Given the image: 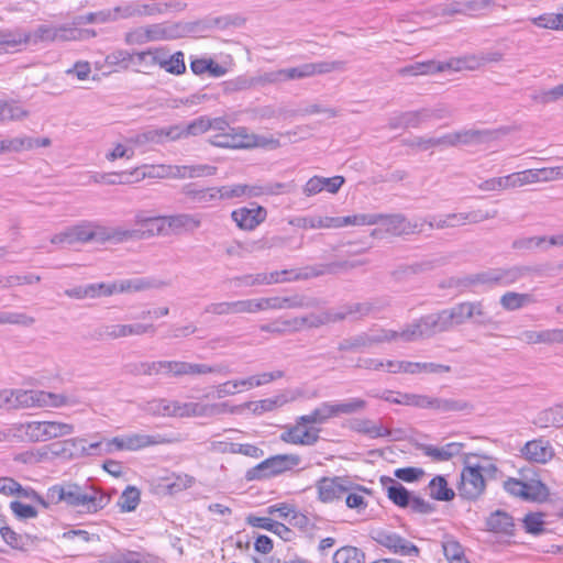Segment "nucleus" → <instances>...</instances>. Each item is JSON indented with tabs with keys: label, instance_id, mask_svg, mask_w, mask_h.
Listing matches in <instances>:
<instances>
[{
	"label": "nucleus",
	"instance_id": "nucleus-51",
	"mask_svg": "<svg viewBox=\"0 0 563 563\" xmlns=\"http://www.w3.org/2000/svg\"><path fill=\"white\" fill-rule=\"evenodd\" d=\"M27 41L24 43L38 44L41 42H55L56 27L48 24L38 25L32 33H23Z\"/></svg>",
	"mask_w": 563,
	"mask_h": 563
},
{
	"label": "nucleus",
	"instance_id": "nucleus-61",
	"mask_svg": "<svg viewBox=\"0 0 563 563\" xmlns=\"http://www.w3.org/2000/svg\"><path fill=\"white\" fill-rule=\"evenodd\" d=\"M310 329L320 328L329 323L340 322L343 316L335 314V310H325L320 313H309Z\"/></svg>",
	"mask_w": 563,
	"mask_h": 563
},
{
	"label": "nucleus",
	"instance_id": "nucleus-41",
	"mask_svg": "<svg viewBox=\"0 0 563 563\" xmlns=\"http://www.w3.org/2000/svg\"><path fill=\"white\" fill-rule=\"evenodd\" d=\"M12 409L38 407V390L12 389Z\"/></svg>",
	"mask_w": 563,
	"mask_h": 563
},
{
	"label": "nucleus",
	"instance_id": "nucleus-46",
	"mask_svg": "<svg viewBox=\"0 0 563 563\" xmlns=\"http://www.w3.org/2000/svg\"><path fill=\"white\" fill-rule=\"evenodd\" d=\"M147 42L175 38L178 34V26H166L165 24H151L144 27Z\"/></svg>",
	"mask_w": 563,
	"mask_h": 563
},
{
	"label": "nucleus",
	"instance_id": "nucleus-21",
	"mask_svg": "<svg viewBox=\"0 0 563 563\" xmlns=\"http://www.w3.org/2000/svg\"><path fill=\"white\" fill-rule=\"evenodd\" d=\"M247 523L255 528L265 529L280 537L285 542H289L294 539V531L286 525L275 521L267 517L249 516L246 519Z\"/></svg>",
	"mask_w": 563,
	"mask_h": 563
},
{
	"label": "nucleus",
	"instance_id": "nucleus-12",
	"mask_svg": "<svg viewBox=\"0 0 563 563\" xmlns=\"http://www.w3.org/2000/svg\"><path fill=\"white\" fill-rule=\"evenodd\" d=\"M178 135L179 134L177 130L174 129V125H169L145 130L129 137V142L136 146H143L146 144H164L166 142L177 141Z\"/></svg>",
	"mask_w": 563,
	"mask_h": 563
},
{
	"label": "nucleus",
	"instance_id": "nucleus-22",
	"mask_svg": "<svg viewBox=\"0 0 563 563\" xmlns=\"http://www.w3.org/2000/svg\"><path fill=\"white\" fill-rule=\"evenodd\" d=\"M521 452L527 460L537 463H547L553 456V449L549 441L542 439L527 442Z\"/></svg>",
	"mask_w": 563,
	"mask_h": 563
},
{
	"label": "nucleus",
	"instance_id": "nucleus-31",
	"mask_svg": "<svg viewBox=\"0 0 563 563\" xmlns=\"http://www.w3.org/2000/svg\"><path fill=\"white\" fill-rule=\"evenodd\" d=\"M463 59H450L448 62L427 60L418 62L420 75H433L437 73H443L446 70H462L464 65Z\"/></svg>",
	"mask_w": 563,
	"mask_h": 563
},
{
	"label": "nucleus",
	"instance_id": "nucleus-14",
	"mask_svg": "<svg viewBox=\"0 0 563 563\" xmlns=\"http://www.w3.org/2000/svg\"><path fill=\"white\" fill-rule=\"evenodd\" d=\"M379 223L393 235H408L422 232V224L412 223L401 213L383 214Z\"/></svg>",
	"mask_w": 563,
	"mask_h": 563
},
{
	"label": "nucleus",
	"instance_id": "nucleus-5",
	"mask_svg": "<svg viewBox=\"0 0 563 563\" xmlns=\"http://www.w3.org/2000/svg\"><path fill=\"white\" fill-rule=\"evenodd\" d=\"M318 497L322 503H332L341 499L352 489L368 493L369 490L361 485H354L347 477H322L317 482Z\"/></svg>",
	"mask_w": 563,
	"mask_h": 563
},
{
	"label": "nucleus",
	"instance_id": "nucleus-42",
	"mask_svg": "<svg viewBox=\"0 0 563 563\" xmlns=\"http://www.w3.org/2000/svg\"><path fill=\"white\" fill-rule=\"evenodd\" d=\"M126 450L136 451L143 448L166 443L167 440L159 434H131L126 437Z\"/></svg>",
	"mask_w": 563,
	"mask_h": 563
},
{
	"label": "nucleus",
	"instance_id": "nucleus-16",
	"mask_svg": "<svg viewBox=\"0 0 563 563\" xmlns=\"http://www.w3.org/2000/svg\"><path fill=\"white\" fill-rule=\"evenodd\" d=\"M228 405L223 404H212V405H201L198 402H179L177 401L176 417H201V416H212L219 415L227 410Z\"/></svg>",
	"mask_w": 563,
	"mask_h": 563
},
{
	"label": "nucleus",
	"instance_id": "nucleus-43",
	"mask_svg": "<svg viewBox=\"0 0 563 563\" xmlns=\"http://www.w3.org/2000/svg\"><path fill=\"white\" fill-rule=\"evenodd\" d=\"M331 410V402L324 401L309 415L298 417V424H322L333 418Z\"/></svg>",
	"mask_w": 563,
	"mask_h": 563
},
{
	"label": "nucleus",
	"instance_id": "nucleus-17",
	"mask_svg": "<svg viewBox=\"0 0 563 563\" xmlns=\"http://www.w3.org/2000/svg\"><path fill=\"white\" fill-rule=\"evenodd\" d=\"M168 366L175 368L174 377L205 375L210 373L229 374L231 372L227 365L210 366L207 364H195L181 361H175V364H169Z\"/></svg>",
	"mask_w": 563,
	"mask_h": 563
},
{
	"label": "nucleus",
	"instance_id": "nucleus-54",
	"mask_svg": "<svg viewBox=\"0 0 563 563\" xmlns=\"http://www.w3.org/2000/svg\"><path fill=\"white\" fill-rule=\"evenodd\" d=\"M154 287H158V285L146 278L125 279L117 283V292L141 291Z\"/></svg>",
	"mask_w": 563,
	"mask_h": 563
},
{
	"label": "nucleus",
	"instance_id": "nucleus-44",
	"mask_svg": "<svg viewBox=\"0 0 563 563\" xmlns=\"http://www.w3.org/2000/svg\"><path fill=\"white\" fill-rule=\"evenodd\" d=\"M274 474L276 476L291 471L301 463V457L298 454H276L269 457Z\"/></svg>",
	"mask_w": 563,
	"mask_h": 563
},
{
	"label": "nucleus",
	"instance_id": "nucleus-9",
	"mask_svg": "<svg viewBox=\"0 0 563 563\" xmlns=\"http://www.w3.org/2000/svg\"><path fill=\"white\" fill-rule=\"evenodd\" d=\"M263 310H283V309H300L316 308L319 300L300 294H294L287 297H268L262 298Z\"/></svg>",
	"mask_w": 563,
	"mask_h": 563
},
{
	"label": "nucleus",
	"instance_id": "nucleus-53",
	"mask_svg": "<svg viewBox=\"0 0 563 563\" xmlns=\"http://www.w3.org/2000/svg\"><path fill=\"white\" fill-rule=\"evenodd\" d=\"M275 476L276 474H274V467L272 466L269 457L265 459L254 467L249 468L245 473V479L249 482L266 479Z\"/></svg>",
	"mask_w": 563,
	"mask_h": 563
},
{
	"label": "nucleus",
	"instance_id": "nucleus-6",
	"mask_svg": "<svg viewBox=\"0 0 563 563\" xmlns=\"http://www.w3.org/2000/svg\"><path fill=\"white\" fill-rule=\"evenodd\" d=\"M486 487L481 465H465L461 473V482L457 487L459 496L466 500H476Z\"/></svg>",
	"mask_w": 563,
	"mask_h": 563
},
{
	"label": "nucleus",
	"instance_id": "nucleus-2",
	"mask_svg": "<svg viewBox=\"0 0 563 563\" xmlns=\"http://www.w3.org/2000/svg\"><path fill=\"white\" fill-rule=\"evenodd\" d=\"M450 321L445 309L435 313H429L416 319L407 324L405 329L398 332L399 339L404 342H415L418 340L430 339L438 333L451 331Z\"/></svg>",
	"mask_w": 563,
	"mask_h": 563
},
{
	"label": "nucleus",
	"instance_id": "nucleus-18",
	"mask_svg": "<svg viewBox=\"0 0 563 563\" xmlns=\"http://www.w3.org/2000/svg\"><path fill=\"white\" fill-rule=\"evenodd\" d=\"M416 449L421 451L426 456L431 457L434 462L450 461L452 457L459 455L464 446L463 443L450 442L445 445L438 448L426 443H416Z\"/></svg>",
	"mask_w": 563,
	"mask_h": 563
},
{
	"label": "nucleus",
	"instance_id": "nucleus-8",
	"mask_svg": "<svg viewBox=\"0 0 563 563\" xmlns=\"http://www.w3.org/2000/svg\"><path fill=\"white\" fill-rule=\"evenodd\" d=\"M497 210L492 211H483V210H474L470 212H460V213H449L444 217H440L439 219L433 218L432 221L428 222L430 229H446V228H456L463 225L465 223H479L482 221L494 219L497 216Z\"/></svg>",
	"mask_w": 563,
	"mask_h": 563
},
{
	"label": "nucleus",
	"instance_id": "nucleus-40",
	"mask_svg": "<svg viewBox=\"0 0 563 563\" xmlns=\"http://www.w3.org/2000/svg\"><path fill=\"white\" fill-rule=\"evenodd\" d=\"M155 327L153 324H113V340L132 336L143 335L145 333H154Z\"/></svg>",
	"mask_w": 563,
	"mask_h": 563
},
{
	"label": "nucleus",
	"instance_id": "nucleus-3",
	"mask_svg": "<svg viewBox=\"0 0 563 563\" xmlns=\"http://www.w3.org/2000/svg\"><path fill=\"white\" fill-rule=\"evenodd\" d=\"M399 339L398 331L378 329L374 333L361 332L356 335L349 336L339 342L338 350L340 352H362L374 345L384 342H390Z\"/></svg>",
	"mask_w": 563,
	"mask_h": 563
},
{
	"label": "nucleus",
	"instance_id": "nucleus-62",
	"mask_svg": "<svg viewBox=\"0 0 563 563\" xmlns=\"http://www.w3.org/2000/svg\"><path fill=\"white\" fill-rule=\"evenodd\" d=\"M235 128H230L228 131L223 133H218L209 139V143L217 147L222 148H236V145H241V143H236V136L234 132Z\"/></svg>",
	"mask_w": 563,
	"mask_h": 563
},
{
	"label": "nucleus",
	"instance_id": "nucleus-32",
	"mask_svg": "<svg viewBox=\"0 0 563 563\" xmlns=\"http://www.w3.org/2000/svg\"><path fill=\"white\" fill-rule=\"evenodd\" d=\"M174 129L177 130V141L188 136H198L210 130L209 117L201 115L186 125L175 124Z\"/></svg>",
	"mask_w": 563,
	"mask_h": 563
},
{
	"label": "nucleus",
	"instance_id": "nucleus-10",
	"mask_svg": "<svg viewBox=\"0 0 563 563\" xmlns=\"http://www.w3.org/2000/svg\"><path fill=\"white\" fill-rule=\"evenodd\" d=\"M134 236H140L137 232H128V229L120 227H106L97 222L90 223V242L96 243H122Z\"/></svg>",
	"mask_w": 563,
	"mask_h": 563
},
{
	"label": "nucleus",
	"instance_id": "nucleus-34",
	"mask_svg": "<svg viewBox=\"0 0 563 563\" xmlns=\"http://www.w3.org/2000/svg\"><path fill=\"white\" fill-rule=\"evenodd\" d=\"M430 497L439 501H451L455 493L449 487L448 481L442 475L434 476L429 483Z\"/></svg>",
	"mask_w": 563,
	"mask_h": 563
},
{
	"label": "nucleus",
	"instance_id": "nucleus-57",
	"mask_svg": "<svg viewBox=\"0 0 563 563\" xmlns=\"http://www.w3.org/2000/svg\"><path fill=\"white\" fill-rule=\"evenodd\" d=\"M471 320L477 325L493 323V317L488 313L483 301H470Z\"/></svg>",
	"mask_w": 563,
	"mask_h": 563
},
{
	"label": "nucleus",
	"instance_id": "nucleus-45",
	"mask_svg": "<svg viewBox=\"0 0 563 563\" xmlns=\"http://www.w3.org/2000/svg\"><path fill=\"white\" fill-rule=\"evenodd\" d=\"M332 563H365V554L356 547L345 545L333 553Z\"/></svg>",
	"mask_w": 563,
	"mask_h": 563
},
{
	"label": "nucleus",
	"instance_id": "nucleus-36",
	"mask_svg": "<svg viewBox=\"0 0 563 563\" xmlns=\"http://www.w3.org/2000/svg\"><path fill=\"white\" fill-rule=\"evenodd\" d=\"M536 301V298L531 294H519L515 291H508L500 297L501 307L508 311L518 310Z\"/></svg>",
	"mask_w": 563,
	"mask_h": 563
},
{
	"label": "nucleus",
	"instance_id": "nucleus-59",
	"mask_svg": "<svg viewBox=\"0 0 563 563\" xmlns=\"http://www.w3.org/2000/svg\"><path fill=\"white\" fill-rule=\"evenodd\" d=\"M163 69L172 75L179 76L186 73L185 55L181 51L170 54L164 62Z\"/></svg>",
	"mask_w": 563,
	"mask_h": 563
},
{
	"label": "nucleus",
	"instance_id": "nucleus-26",
	"mask_svg": "<svg viewBox=\"0 0 563 563\" xmlns=\"http://www.w3.org/2000/svg\"><path fill=\"white\" fill-rule=\"evenodd\" d=\"M350 429L354 432L365 434L372 439L386 438L391 435V430L383 427L382 424L375 423L373 420L355 419L351 421Z\"/></svg>",
	"mask_w": 563,
	"mask_h": 563
},
{
	"label": "nucleus",
	"instance_id": "nucleus-20",
	"mask_svg": "<svg viewBox=\"0 0 563 563\" xmlns=\"http://www.w3.org/2000/svg\"><path fill=\"white\" fill-rule=\"evenodd\" d=\"M379 481L383 488L386 490L388 499L391 500L393 504L400 508H407L409 504H411L410 498L412 494L397 479L384 475Z\"/></svg>",
	"mask_w": 563,
	"mask_h": 563
},
{
	"label": "nucleus",
	"instance_id": "nucleus-4",
	"mask_svg": "<svg viewBox=\"0 0 563 563\" xmlns=\"http://www.w3.org/2000/svg\"><path fill=\"white\" fill-rule=\"evenodd\" d=\"M21 430L30 441L40 442L69 435L75 428L70 423L57 421H32L22 424Z\"/></svg>",
	"mask_w": 563,
	"mask_h": 563
},
{
	"label": "nucleus",
	"instance_id": "nucleus-27",
	"mask_svg": "<svg viewBox=\"0 0 563 563\" xmlns=\"http://www.w3.org/2000/svg\"><path fill=\"white\" fill-rule=\"evenodd\" d=\"M214 449L222 454H243L251 457H262L264 455V451L256 445L253 444H240L227 441H220L214 444Z\"/></svg>",
	"mask_w": 563,
	"mask_h": 563
},
{
	"label": "nucleus",
	"instance_id": "nucleus-13",
	"mask_svg": "<svg viewBox=\"0 0 563 563\" xmlns=\"http://www.w3.org/2000/svg\"><path fill=\"white\" fill-rule=\"evenodd\" d=\"M166 8L167 4H162L155 1L151 3L133 1L124 5L115 7L114 13H117L118 19H129L133 16H153L164 13Z\"/></svg>",
	"mask_w": 563,
	"mask_h": 563
},
{
	"label": "nucleus",
	"instance_id": "nucleus-29",
	"mask_svg": "<svg viewBox=\"0 0 563 563\" xmlns=\"http://www.w3.org/2000/svg\"><path fill=\"white\" fill-rule=\"evenodd\" d=\"M167 227L175 233L180 231L192 232L201 225V220L194 214L179 213L166 217Z\"/></svg>",
	"mask_w": 563,
	"mask_h": 563
},
{
	"label": "nucleus",
	"instance_id": "nucleus-28",
	"mask_svg": "<svg viewBox=\"0 0 563 563\" xmlns=\"http://www.w3.org/2000/svg\"><path fill=\"white\" fill-rule=\"evenodd\" d=\"M497 272V286H510L521 278L530 275L533 268L529 266H511V267H498Z\"/></svg>",
	"mask_w": 563,
	"mask_h": 563
},
{
	"label": "nucleus",
	"instance_id": "nucleus-56",
	"mask_svg": "<svg viewBox=\"0 0 563 563\" xmlns=\"http://www.w3.org/2000/svg\"><path fill=\"white\" fill-rule=\"evenodd\" d=\"M526 487L523 488V500L540 501L545 499L549 494L548 487L540 481L526 482Z\"/></svg>",
	"mask_w": 563,
	"mask_h": 563
},
{
	"label": "nucleus",
	"instance_id": "nucleus-39",
	"mask_svg": "<svg viewBox=\"0 0 563 563\" xmlns=\"http://www.w3.org/2000/svg\"><path fill=\"white\" fill-rule=\"evenodd\" d=\"M295 322V317L289 319H276L273 322L262 324L260 330L262 332L285 335V334H294L298 332V327Z\"/></svg>",
	"mask_w": 563,
	"mask_h": 563
},
{
	"label": "nucleus",
	"instance_id": "nucleus-55",
	"mask_svg": "<svg viewBox=\"0 0 563 563\" xmlns=\"http://www.w3.org/2000/svg\"><path fill=\"white\" fill-rule=\"evenodd\" d=\"M531 22L543 29L563 30V13H544L531 19Z\"/></svg>",
	"mask_w": 563,
	"mask_h": 563
},
{
	"label": "nucleus",
	"instance_id": "nucleus-38",
	"mask_svg": "<svg viewBox=\"0 0 563 563\" xmlns=\"http://www.w3.org/2000/svg\"><path fill=\"white\" fill-rule=\"evenodd\" d=\"M377 310V307L374 302L365 301V302H354L346 303L340 308V310L335 311V314L343 316L341 321L345 320L349 316H357L358 319H362L373 311Z\"/></svg>",
	"mask_w": 563,
	"mask_h": 563
},
{
	"label": "nucleus",
	"instance_id": "nucleus-15",
	"mask_svg": "<svg viewBox=\"0 0 563 563\" xmlns=\"http://www.w3.org/2000/svg\"><path fill=\"white\" fill-rule=\"evenodd\" d=\"M267 211L262 206L242 207L231 212L232 220L241 230L251 231L266 220Z\"/></svg>",
	"mask_w": 563,
	"mask_h": 563
},
{
	"label": "nucleus",
	"instance_id": "nucleus-60",
	"mask_svg": "<svg viewBox=\"0 0 563 563\" xmlns=\"http://www.w3.org/2000/svg\"><path fill=\"white\" fill-rule=\"evenodd\" d=\"M490 135L489 131L464 130L455 132L456 144H478Z\"/></svg>",
	"mask_w": 563,
	"mask_h": 563
},
{
	"label": "nucleus",
	"instance_id": "nucleus-7",
	"mask_svg": "<svg viewBox=\"0 0 563 563\" xmlns=\"http://www.w3.org/2000/svg\"><path fill=\"white\" fill-rule=\"evenodd\" d=\"M372 538L379 545L400 556H418L420 553L419 548L412 542L386 529L373 530Z\"/></svg>",
	"mask_w": 563,
	"mask_h": 563
},
{
	"label": "nucleus",
	"instance_id": "nucleus-63",
	"mask_svg": "<svg viewBox=\"0 0 563 563\" xmlns=\"http://www.w3.org/2000/svg\"><path fill=\"white\" fill-rule=\"evenodd\" d=\"M38 407H63L68 405L67 396L45 390H38Z\"/></svg>",
	"mask_w": 563,
	"mask_h": 563
},
{
	"label": "nucleus",
	"instance_id": "nucleus-37",
	"mask_svg": "<svg viewBox=\"0 0 563 563\" xmlns=\"http://www.w3.org/2000/svg\"><path fill=\"white\" fill-rule=\"evenodd\" d=\"M489 285L497 286V272L496 268H489L484 272L472 274L459 279L456 286H473V285Z\"/></svg>",
	"mask_w": 563,
	"mask_h": 563
},
{
	"label": "nucleus",
	"instance_id": "nucleus-47",
	"mask_svg": "<svg viewBox=\"0 0 563 563\" xmlns=\"http://www.w3.org/2000/svg\"><path fill=\"white\" fill-rule=\"evenodd\" d=\"M538 423L543 428L563 427V404L541 411L538 416Z\"/></svg>",
	"mask_w": 563,
	"mask_h": 563
},
{
	"label": "nucleus",
	"instance_id": "nucleus-25",
	"mask_svg": "<svg viewBox=\"0 0 563 563\" xmlns=\"http://www.w3.org/2000/svg\"><path fill=\"white\" fill-rule=\"evenodd\" d=\"M431 115V112L427 109L402 112L390 119L389 126L391 129L418 128L421 122L427 121Z\"/></svg>",
	"mask_w": 563,
	"mask_h": 563
},
{
	"label": "nucleus",
	"instance_id": "nucleus-58",
	"mask_svg": "<svg viewBox=\"0 0 563 563\" xmlns=\"http://www.w3.org/2000/svg\"><path fill=\"white\" fill-rule=\"evenodd\" d=\"M33 142L31 136H21L10 140L0 141V150L2 153L5 152H21L25 150H32Z\"/></svg>",
	"mask_w": 563,
	"mask_h": 563
},
{
	"label": "nucleus",
	"instance_id": "nucleus-19",
	"mask_svg": "<svg viewBox=\"0 0 563 563\" xmlns=\"http://www.w3.org/2000/svg\"><path fill=\"white\" fill-rule=\"evenodd\" d=\"M135 223L140 229H131L128 232H137L140 236H134L131 240H142L145 238L158 235L165 232L167 220L166 217H143L136 216Z\"/></svg>",
	"mask_w": 563,
	"mask_h": 563
},
{
	"label": "nucleus",
	"instance_id": "nucleus-52",
	"mask_svg": "<svg viewBox=\"0 0 563 563\" xmlns=\"http://www.w3.org/2000/svg\"><path fill=\"white\" fill-rule=\"evenodd\" d=\"M157 367H162L161 364L154 362H132L124 365V373L132 376H153L157 375Z\"/></svg>",
	"mask_w": 563,
	"mask_h": 563
},
{
	"label": "nucleus",
	"instance_id": "nucleus-24",
	"mask_svg": "<svg viewBox=\"0 0 563 563\" xmlns=\"http://www.w3.org/2000/svg\"><path fill=\"white\" fill-rule=\"evenodd\" d=\"M183 194L199 207L212 206L218 201L217 187L197 188L196 185L188 184L183 187Z\"/></svg>",
	"mask_w": 563,
	"mask_h": 563
},
{
	"label": "nucleus",
	"instance_id": "nucleus-11",
	"mask_svg": "<svg viewBox=\"0 0 563 563\" xmlns=\"http://www.w3.org/2000/svg\"><path fill=\"white\" fill-rule=\"evenodd\" d=\"M446 263L445 257L427 258L412 264L399 265L395 268L390 276L397 283L406 282L413 275L423 274L430 272L437 267H440Z\"/></svg>",
	"mask_w": 563,
	"mask_h": 563
},
{
	"label": "nucleus",
	"instance_id": "nucleus-33",
	"mask_svg": "<svg viewBox=\"0 0 563 563\" xmlns=\"http://www.w3.org/2000/svg\"><path fill=\"white\" fill-rule=\"evenodd\" d=\"M177 401H169L164 398L152 399L142 406V410L147 415L155 417H176Z\"/></svg>",
	"mask_w": 563,
	"mask_h": 563
},
{
	"label": "nucleus",
	"instance_id": "nucleus-64",
	"mask_svg": "<svg viewBox=\"0 0 563 563\" xmlns=\"http://www.w3.org/2000/svg\"><path fill=\"white\" fill-rule=\"evenodd\" d=\"M233 314L255 313L263 310V301L260 299H244L232 301Z\"/></svg>",
	"mask_w": 563,
	"mask_h": 563
},
{
	"label": "nucleus",
	"instance_id": "nucleus-48",
	"mask_svg": "<svg viewBox=\"0 0 563 563\" xmlns=\"http://www.w3.org/2000/svg\"><path fill=\"white\" fill-rule=\"evenodd\" d=\"M445 311L452 330L471 320L470 301L459 302Z\"/></svg>",
	"mask_w": 563,
	"mask_h": 563
},
{
	"label": "nucleus",
	"instance_id": "nucleus-50",
	"mask_svg": "<svg viewBox=\"0 0 563 563\" xmlns=\"http://www.w3.org/2000/svg\"><path fill=\"white\" fill-rule=\"evenodd\" d=\"M141 501V492L135 486H128L121 494L118 506L122 512L134 511Z\"/></svg>",
	"mask_w": 563,
	"mask_h": 563
},
{
	"label": "nucleus",
	"instance_id": "nucleus-23",
	"mask_svg": "<svg viewBox=\"0 0 563 563\" xmlns=\"http://www.w3.org/2000/svg\"><path fill=\"white\" fill-rule=\"evenodd\" d=\"M485 525L487 531L514 536V518L504 510L498 509L492 512L486 518Z\"/></svg>",
	"mask_w": 563,
	"mask_h": 563
},
{
	"label": "nucleus",
	"instance_id": "nucleus-30",
	"mask_svg": "<svg viewBox=\"0 0 563 563\" xmlns=\"http://www.w3.org/2000/svg\"><path fill=\"white\" fill-rule=\"evenodd\" d=\"M474 406L470 401L464 399H446L439 397H432L430 407V409H434L439 412H471Z\"/></svg>",
	"mask_w": 563,
	"mask_h": 563
},
{
	"label": "nucleus",
	"instance_id": "nucleus-1",
	"mask_svg": "<svg viewBox=\"0 0 563 563\" xmlns=\"http://www.w3.org/2000/svg\"><path fill=\"white\" fill-rule=\"evenodd\" d=\"M111 496L88 482L84 485L73 482L53 485L47 489L46 497L37 494L34 501L48 508L51 505L64 503L80 514H96L106 508Z\"/></svg>",
	"mask_w": 563,
	"mask_h": 563
},
{
	"label": "nucleus",
	"instance_id": "nucleus-35",
	"mask_svg": "<svg viewBox=\"0 0 563 563\" xmlns=\"http://www.w3.org/2000/svg\"><path fill=\"white\" fill-rule=\"evenodd\" d=\"M367 408V401L362 398H349L338 404H331L333 418L342 415H354L363 412Z\"/></svg>",
	"mask_w": 563,
	"mask_h": 563
},
{
	"label": "nucleus",
	"instance_id": "nucleus-49",
	"mask_svg": "<svg viewBox=\"0 0 563 563\" xmlns=\"http://www.w3.org/2000/svg\"><path fill=\"white\" fill-rule=\"evenodd\" d=\"M399 368H404L405 373L417 374L421 372L426 373H450L451 366L437 364V363H419V362H407L404 365H399Z\"/></svg>",
	"mask_w": 563,
	"mask_h": 563
}]
</instances>
